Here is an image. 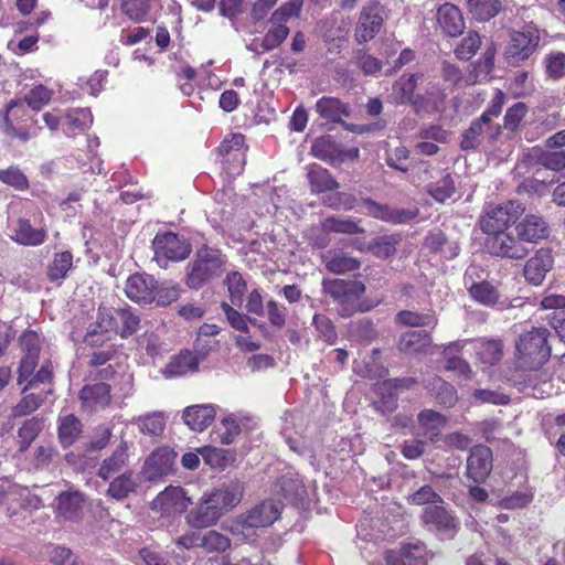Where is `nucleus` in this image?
<instances>
[{
	"instance_id": "obj_26",
	"label": "nucleus",
	"mask_w": 565,
	"mask_h": 565,
	"mask_svg": "<svg viewBox=\"0 0 565 565\" xmlns=\"http://www.w3.org/2000/svg\"><path fill=\"white\" fill-rule=\"evenodd\" d=\"M426 388L430 396L444 407H452L458 402V394L455 386L439 376H434L426 381Z\"/></svg>"
},
{
	"instance_id": "obj_35",
	"label": "nucleus",
	"mask_w": 565,
	"mask_h": 565,
	"mask_svg": "<svg viewBox=\"0 0 565 565\" xmlns=\"http://www.w3.org/2000/svg\"><path fill=\"white\" fill-rule=\"evenodd\" d=\"M395 321L399 326L409 328H435L437 326V318L433 310H427L426 312L402 310L396 315Z\"/></svg>"
},
{
	"instance_id": "obj_57",
	"label": "nucleus",
	"mask_w": 565,
	"mask_h": 565,
	"mask_svg": "<svg viewBox=\"0 0 565 565\" xmlns=\"http://www.w3.org/2000/svg\"><path fill=\"white\" fill-rule=\"evenodd\" d=\"M22 399L12 408V416L21 417L31 414L40 407L44 398L40 394L23 393Z\"/></svg>"
},
{
	"instance_id": "obj_23",
	"label": "nucleus",
	"mask_w": 565,
	"mask_h": 565,
	"mask_svg": "<svg viewBox=\"0 0 565 565\" xmlns=\"http://www.w3.org/2000/svg\"><path fill=\"white\" fill-rule=\"evenodd\" d=\"M128 461V443L121 440L111 455L105 458L96 472V476L104 481L109 480L116 473L122 471Z\"/></svg>"
},
{
	"instance_id": "obj_27",
	"label": "nucleus",
	"mask_w": 565,
	"mask_h": 565,
	"mask_svg": "<svg viewBox=\"0 0 565 565\" xmlns=\"http://www.w3.org/2000/svg\"><path fill=\"white\" fill-rule=\"evenodd\" d=\"M437 19L443 31L449 36H457L465 29V21L460 10L451 3H445L438 9Z\"/></svg>"
},
{
	"instance_id": "obj_25",
	"label": "nucleus",
	"mask_w": 565,
	"mask_h": 565,
	"mask_svg": "<svg viewBox=\"0 0 565 565\" xmlns=\"http://www.w3.org/2000/svg\"><path fill=\"white\" fill-rule=\"evenodd\" d=\"M85 497L78 490L62 492L57 497V513L65 520L74 521L81 518Z\"/></svg>"
},
{
	"instance_id": "obj_30",
	"label": "nucleus",
	"mask_w": 565,
	"mask_h": 565,
	"mask_svg": "<svg viewBox=\"0 0 565 565\" xmlns=\"http://www.w3.org/2000/svg\"><path fill=\"white\" fill-rule=\"evenodd\" d=\"M433 343V339L427 331H407L404 332L397 342V348L405 354H417L424 352Z\"/></svg>"
},
{
	"instance_id": "obj_4",
	"label": "nucleus",
	"mask_w": 565,
	"mask_h": 565,
	"mask_svg": "<svg viewBox=\"0 0 565 565\" xmlns=\"http://www.w3.org/2000/svg\"><path fill=\"white\" fill-rule=\"evenodd\" d=\"M523 211L522 204L515 201L491 205L481 217L480 227L487 235L507 231L508 226L513 224Z\"/></svg>"
},
{
	"instance_id": "obj_58",
	"label": "nucleus",
	"mask_w": 565,
	"mask_h": 565,
	"mask_svg": "<svg viewBox=\"0 0 565 565\" xmlns=\"http://www.w3.org/2000/svg\"><path fill=\"white\" fill-rule=\"evenodd\" d=\"M230 532L243 542H254L256 539V526L248 525L243 514L238 515L228 526Z\"/></svg>"
},
{
	"instance_id": "obj_24",
	"label": "nucleus",
	"mask_w": 565,
	"mask_h": 565,
	"mask_svg": "<svg viewBox=\"0 0 565 565\" xmlns=\"http://www.w3.org/2000/svg\"><path fill=\"white\" fill-rule=\"evenodd\" d=\"M326 268L333 274L343 275L360 268L361 262L341 249H330L322 255Z\"/></svg>"
},
{
	"instance_id": "obj_3",
	"label": "nucleus",
	"mask_w": 565,
	"mask_h": 565,
	"mask_svg": "<svg viewBox=\"0 0 565 565\" xmlns=\"http://www.w3.org/2000/svg\"><path fill=\"white\" fill-rule=\"evenodd\" d=\"M540 43V32L533 25H526L522 31L510 33V40L504 49V61L511 66H519L536 51Z\"/></svg>"
},
{
	"instance_id": "obj_49",
	"label": "nucleus",
	"mask_w": 565,
	"mask_h": 565,
	"mask_svg": "<svg viewBox=\"0 0 565 565\" xmlns=\"http://www.w3.org/2000/svg\"><path fill=\"white\" fill-rule=\"evenodd\" d=\"M137 426L142 434L159 436L164 430L166 417L159 412L147 414L137 419Z\"/></svg>"
},
{
	"instance_id": "obj_2",
	"label": "nucleus",
	"mask_w": 565,
	"mask_h": 565,
	"mask_svg": "<svg viewBox=\"0 0 565 565\" xmlns=\"http://www.w3.org/2000/svg\"><path fill=\"white\" fill-rule=\"evenodd\" d=\"M224 260L217 250L201 248L188 264L185 284L191 289H200L223 271Z\"/></svg>"
},
{
	"instance_id": "obj_16",
	"label": "nucleus",
	"mask_w": 565,
	"mask_h": 565,
	"mask_svg": "<svg viewBox=\"0 0 565 565\" xmlns=\"http://www.w3.org/2000/svg\"><path fill=\"white\" fill-rule=\"evenodd\" d=\"M364 206L371 216L393 224L408 223L419 214L417 207L397 209L386 204H379L371 199L364 200Z\"/></svg>"
},
{
	"instance_id": "obj_61",
	"label": "nucleus",
	"mask_w": 565,
	"mask_h": 565,
	"mask_svg": "<svg viewBox=\"0 0 565 565\" xmlns=\"http://www.w3.org/2000/svg\"><path fill=\"white\" fill-rule=\"evenodd\" d=\"M546 73L553 79L565 76V53L552 52L545 57Z\"/></svg>"
},
{
	"instance_id": "obj_40",
	"label": "nucleus",
	"mask_w": 565,
	"mask_h": 565,
	"mask_svg": "<svg viewBox=\"0 0 565 565\" xmlns=\"http://www.w3.org/2000/svg\"><path fill=\"white\" fill-rule=\"evenodd\" d=\"M467 4L471 15L480 22L491 20L501 10L499 0H467Z\"/></svg>"
},
{
	"instance_id": "obj_13",
	"label": "nucleus",
	"mask_w": 565,
	"mask_h": 565,
	"mask_svg": "<svg viewBox=\"0 0 565 565\" xmlns=\"http://www.w3.org/2000/svg\"><path fill=\"white\" fill-rule=\"evenodd\" d=\"M214 500L212 494L202 497L198 507L186 514V523L194 529H204L216 524L223 510Z\"/></svg>"
},
{
	"instance_id": "obj_9",
	"label": "nucleus",
	"mask_w": 565,
	"mask_h": 565,
	"mask_svg": "<svg viewBox=\"0 0 565 565\" xmlns=\"http://www.w3.org/2000/svg\"><path fill=\"white\" fill-rule=\"evenodd\" d=\"M315 109L317 114L327 122L342 124L347 129L359 134L371 130L370 125L344 124L342 121V118L349 117L351 115V109L347 104L342 103L339 98L324 96L316 103Z\"/></svg>"
},
{
	"instance_id": "obj_42",
	"label": "nucleus",
	"mask_w": 565,
	"mask_h": 565,
	"mask_svg": "<svg viewBox=\"0 0 565 565\" xmlns=\"http://www.w3.org/2000/svg\"><path fill=\"white\" fill-rule=\"evenodd\" d=\"M277 487L279 488L278 492L292 502L302 500L307 493L301 480L294 475H284L278 480Z\"/></svg>"
},
{
	"instance_id": "obj_21",
	"label": "nucleus",
	"mask_w": 565,
	"mask_h": 565,
	"mask_svg": "<svg viewBox=\"0 0 565 565\" xmlns=\"http://www.w3.org/2000/svg\"><path fill=\"white\" fill-rule=\"evenodd\" d=\"M552 265L553 257L550 250L540 249L525 263L524 277L530 284L539 286L543 282Z\"/></svg>"
},
{
	"instance_id": "obj_39",
	"label": "nucleus",
	"mask_w": 565,
	"mask_h": 565,
	"mask_svg": "<svg viewBox=\"0 0 565 565\" xmlns=\"http://www.w3.org/2000/svg\"><path fill=\"white\" fill-rule=\"evenodd\" d=\"M82 433V423L74 415H67L60 419L58 439L64 448L73 445Z\"/></svg>"
},
{
	"instance_id": "obj_59",
	"label": "nucleus",
	"mask_w": 565,
	"mask_h": 565,
	"mask_svg": "<svg viewBox=\"0 0 565 565\" xmlns=\"http://www.w3.org/2000/svg\"><path fill=\"white\" fill-rule=\"evenodd\" d=\"M537 162L545 169L558 172L565 168V150L542 151L537 157Z\"/></svg>"
},
{
	"instance_id": "obj_38",
	"label": "nucleus",
	"mask_w": 565,
	"mask_h": 565,
	"mask_svg": "<svg viewBox=\"0 0 565 565\" xmlns=\"http://www.w3.org/2000/svg\"><path fill=\"white\" fill-rule=\"evenodd\" d=\"M468 291L472 299L486 307H494L499 303L500 294L497 287L487 280L473 282Z\"/></svg>"
},
{
	"instance_id": "obj_44",
	"label": "nucleus",
	"mask_w": 565,
	"mask_h": 565,
	"mask_svg": "<svg viewBox=\"0 0 565 565\" xmlns=\"http://www.w3.org/2000/svg\"><path fill=\"white\" fill-rule=\"evenodd\" d=\"M399 235H384L375 238L369 245V249L379 258H388L396 252V246L399 244Z\"/></svg>"
},
{
	"instance_id": "obj_54",
	"label": "nucleus",
	"mask_w": 565,
	"mask_h": 565,
	"mask_svg": "<svg viewBox=\"0 0 565 565\" xmlns=\"http://www.w3.org/2000/svg\"><path fill=\"white\" fill-rule=\"evenodd\" d=\"M484 125L488 124L482 121L481 118H478L477 120H473L470 127L463 131L462 140L460 142L462 150L476 149L481 143V136L484 132Z\"/></svg>"
},
{
	"instance_id": "obj_56",
	"label": "nucleus",
	"mask_w": 565,
	"mask_h": 565,
	"mask_svg": "<svg viewBox=\"0 0 565 565\" xmlns=\"http://www.w3.org/2000/svg\"><path fill=\"white\" fill-rule=\"evenodd\" d=\"M303 6V0H289L276 9L270 18L287 25L291 18H298Z\"/></svg>"
},
{
	"instance_id": "obj_37",
	"label": "nucleus",
	"mask_w": 565,
	"mask_h": 565,
	"mask_svg": "<svg viewBox=\"0 0 565 565\" xmlns=\"http://www.w3.org/2000/svg\"><path fill=\"white\" fill-rule=\"evenodd\" d=\"M444 479V476H435L431 480V484L423 486L419 490L414 492L409 500L414 504H427V503H443L444 500L441 495L437 492L443 491L441 489V481Z\"/></svg>"
},
{
	"instance_id": "obj_7",
	"label": "nucleus",
	"mask_w": 565,
	"mask_h": 565,
	"mask_svg": "<svg viewBox=\"0 0 565 565\" xmlns=\"http://www.w3.org/2000/svg\"><path fill=\"white\" fill-rule=\"evenodd\" d=\"M97 324L98 328L114 331L121 338H128L139 329L140 317L130 307L118 308L106 316L100 313Z\"/></svg>"
},
{
	"instance_id": "obj_31",
	"label": "nucleus",
	"mask_w": 565,
	"mask_h": 565,
	"mask_svg": "<svg viewBox=\"0 0 565 565\" xmlns=\"http://www.w3.org/2000/svg\"><path fill=\"white\" fill-rule=\"evenodd\" d=\"M418 424L424 435L431 441L436 443L440 437V431L447 423L446 416L434 411L424 409L418 414Z\"/></svg>"
},
{
	"instance_id": "obj_36",
	"label": "nucleus",
	"mask_w": 565,
	"mask_h": 565,
	"mask_svg": "<svg viewBox=\"0 0 565 565\" xmlns=\"http://www.w3.org/2000/svg\"><path fill=\"white\" fill-rule=\"evenodd\" d=\"M308 179L311 191L315 193L332 191L339 188V183L332 178L329 171L318 164L309 167Z\"/></svg>"
},
{
	"instance_id": "obj_50",
	"label": "nucleus",
	"mask_w": 565,
	"mask_h": 565,
	"mask_svg": "<svg viewBox=\"0 0 565 565\" xmlns=\"http://www.w3.org/2000/svg\"><path fill=\"white\" fill-rule=\"evenodd\" d=\"M180 286L173 281L158 284L154 280V301L157 306H168L180 297Z\"/></svg>"
},
{
	"instance_id": "obj_53",
	"label": "nucleus",
	"mask_w": 565,
	"mask_h": 565,
	"mask_svg": "<svg viewBox=\"0 0 565 565\" xmlns=\"http://www.w3.org/2000/svg\"><path fill=\"white\" fill-rule=\"evenodd\" d=\"M481 38L476 31H469L455 49V54L459 60L468 61L480 49Z\"/></svg>"
},
{
	"instance_id": "obj_33",
	"label": "nucleus",
	"mask_w": 565,
	"mask_h": 565,
	"mask_svg": "<svg viewBox=\"0 0 565 565\" xmlns=\"http://www.w3.org/2000/svg\"><path fill=\"white\" fill-rule=\"evenodd\" d=\"M243 483L238 480H232L211 494L215 499L214 502L224 511L236 507L243 498Z\"/></svg>"
},
{
	"instance_id": "obj_22",
	"label": "nucleus",
	"mask_w": 565,
	"mask_h": 565,
	"mask_svg": "<svg viewBox=\"0 0 565 565\" xmlns=\"http://www.w3.org/2000/svg\"><path fill=\"white\" fill-rule=\"evenodd\" d=\"M248 525L257 529L271 525L280 515V507L273 500H266L243 514Z\"/></svg>"
},
{
	"instance_id": "obj_32",
	"label": "nucleus",
	"mask_w": 565,
	"mask_h": 565,
	"mask_svg": "<svg viewBox=\"0 0 565 565\" xmlns=\"http://www.w3.org/2000/svg\"><path fill=\"white\" fill-rule=\"evenodd\" d=\"M423 521L438 531H451L457 527L456 518L439 504L427 507L423 513Z\"/></svg>"
},
{
	"instance_id": "obj_1",
	"label": "nucleus",
	"mask_w": 565,
	"mask_h": 565,
	"mask_svg": "<svg viewBox=\"0 0 565 565\" xmlns=\"http://www.w3.org/2000/svg\"><path fill=\"white\" fill-rule=\"evenodd\" d=\"M547 337L548 331L545 328H532L520 335L516 342L520 367L534 371L547 362L551 355Z\"/></svg>"
},
{
	"instance_id": "obj_12",
	"label": "nucleus",
	"mask_w": 565,
	"mask_h": 565,
	"mask_svg": "<svg viewBox=\"0 0 565 565\" xmlns=\"http://www.w3.org/2000/svg\"><path fill=\"white\" fill-rule=\"evenodd\" d=\"M322 289L334 301L350 303L358 299L365 291V286L356 279H323Z\"/></svg>"
},
{
	"instance_id": "obj_45",
	"label": "nucleus",
	"mask_w": 565,
	"mask_h": 565,
	"mask_svg": "<svg viewBox=\"0 0 565 565\" xmlns=\"http://www.w3.org/2000/svg\"><path fill=\"white\" fill-rule=\"evenodd\" d=\"M221 308L226 317V320L231 324V327L237 331L248 333L249 329L247 326V321H249L253 326H256L260 329H263L265 326L264 323L257 322L256 319H250L247 316L243 315L242 312L234 309L231 305L226 302H222Z\"/></svg>"
},
{
	"instance_id": "obj_17",
	"label": "nucleus",
	"mask_w": 565,
	"mask_h": 565,
	"mask_svg": "<svg viewBox=\"0 0 565 565\" xmlns=\"http://www.w3.org/2000/svg\"><path fill=\"white\" fill-rule=\"evenodd\" d=\"M492 471V451L488 446L472 448L467 459V476L475 482H483Z\"/></svg>"
},
{
	"instance_id": "obj_62",
	"label": "nucleus",
	"mask_w": 565,
	"mask_h": 565,
	"mask_svg": "<svg viewBox=\"0 0 565 565\" xmlns=\"http://www.w3.org/2000/svg\"><path fill=\"white\" fill-rule=\"evenodd\" d=\"M51 98L52 92L43 85H38L24 96V102L33 110H40L51 100Z\"/></svg>"
},
{
	"instance_id": "obj_46",
	"label": "nucleus",
	"mask_w": 565,
	"mask_h": 565,
	"mask_svg": "<svg viewBox=\"0 0 565 565\" xmlns=\"http://www.w3.org/2000/svg\"><path fill=\"white\" fill-rule=\"evenodd\" d=\"M477 354L483 364L494 365L503 356V343L501 340H488L480 343Z\"/></svg>"
},
{
	"instance_id": "obj_64",
	"label": "nucleus",
	"mask_w": 565,
	"mask_h": 565,
	"mask_svg": "<svg viewBox=\"0 0 565 565\" xmlns=\"http://www.w3.org/2000/svg\"><path fill=\"white\" fill-rule=\"evenodd\" d=\"M424 546L420 544L403 545L397 553L408 565H426Z\"/></svg>"
},
{
	"instance_id": "obj_14",
	"label": "nucleus",
	"mask_w": 565,
	"mask_h": 565,
	"mask_svg": "<svg viewBox=\"0 0 565 565\" xmlns=\"http://www.w3.org/2000/svg\"><path fill=\"white\" fill-rule=\"evenodd\" d=\"M20 344L24 355L20 362L18 383L22 384L38 365L41 340L36 332L26 331L20 338Z\"/></svg>"
},
{
	"instance_id": "obj_55",
	"label": "nucleus",
	"mask_w": 565,
	"mask_h": 565,
	"mask_svg": "<svg viewBox=\"0 0 565 565\" xmlns=\"http://www.w3.org/2000/svg\"><path fill=\"white\" fill-rule=\"evenodd\" d=\"M231 302L239 306L246 291V282L238 271L228 273L225 279Z\"/></svg>"
},
{
	"instance_id": "obj_51",
	"label": "nucleus",
	"mask_w": 565,
	"mask_h": 565,
	"mask_svg": "<svg viewBox=\"0 0 565 565\" xmlns=\"http://www.w3.org/2000/svg\"><path fill=\"white\" fill-rule=\"evenodd\" d=\"M67 134L75 135L76 131L84 132L87 130L92 122L93 117L87 109H74L67 113Z\"/></svg>"
},
{
	"instance_id": "obj_5",
	"label": "nucleus",
	"mask_w": 565,
	"mask_h": 565,
	"mask_svg": "<svg viewBox=\"0 0 565 565\" xmlns=\"http://www.w3.org/2000/svg\"><path fill=\"white\" fill-rule=\"evenodd\" d=\"M152 248L154 259L160 266H166L168 260H183L191 253V246L171 232L158 233L152 242Z\"/></svg>"
},
{
	"instance_id": "obj_63",
	"label": "nucleus",
	"mask_w": 565,
	"mask_h": 565,
	"mask_svg": "<svg viewBox=\"0 0 565 565\" xmlns=\"http://www.w3.org/2000/svg\"><path fill=\"white\" fill-rule=\"evenodd\" d=\"M312 154L321 160L334 159L335 143L330 136H324L315 140L312 148Z\"/></svg>"
},
{
	"instance_id": "obj_6",
	"label": "nucleus",
	"mask_w": 565,
	"mask_h": 565,
	"mask_svg": "<svg viewBox=\"0 0 565 565\" xmlns=\"http://www.w3.org/2000/svg\"><path fill=\"white\" fill-rule=\"evenodd\" d=\"M484 247L492 255L516 260L525 258L530 253L521 238L509 231L488 235Z\"/></svg>"
},
{
	"instance_id": "obj_47",
	"label": "nucleus",
	"mask_w": 565,
	"mask_h": 565,
	"mask_svg": "<svg viewBox=\"0 0 565 565\" xmlns=\"http://www.w3.org/2000/svg\"><path fill=\"white\" fill-rule=\"evenodd\" d=\"M427 191L437 202L444 203L455 193V181L452 177L447 173L436 182H430L427 185Z\"/></svg>"
},
{
	"instance_id": "obj_29",
	"label": "nucleus",
	"mask_w": 565,
	"mask_h": 565,
	"mask_svg": "<svg viewBox=\"0 0 565 565\" xmlns=\"http://www.w3.org/2000/svg\"><path fill=\"white\" fill-rule=\"evenodd\" d=\"M199 356L192 351L184 350L174 355L166 365L163 374L167 377L181 376L188 372H195L199 369Z\"/></svg>"
},
{
	"instance_id": "obj_11",
	"label": "nucleus",
	"mask_w": 565,
	"mask_h": 565,
	"mask_svg": "<svg viewBox=\"0 0 565 565\" xmlns=\"http://www.w3.org/2000/svg\"><path fill=\"white\" fill-rule=\"evenodd\" d=\"M418 76L415 74H403L392 85L387 102L393 105L411 104L418 111L423 104V97L416 95Z\"/></svg>"
},
{
	"instance_id": "obj_43",
	"label": "nucleus",
	"mask_w": 565,
	"mask_h": 565,
	"mask_svg": "<svg viewBox=\"0 0 565 565\" xmlns=\"http://www.w3.org/2000/svg\"><path fill=\"white\" fill-rule=\"evenodd\" d=\"M45 232L34 228L28 220L20 218L15 230V241L23 245H39L44 241Z\"/></svg>"
},
{
	"instance_id": "obj_52",
	"label": "nucleus",
	"mask_w": 565,
	"mask_h": 565,
	"mask_svg": "<svg viewBox=\"0 0 565 565\" xmlns=\"http://www.w3.org/2000/svg\"><path fill=\"white\" fill-rule=\"evenodd\" d=\"M73 256L70 252L56 254L53 262L49 265L47 276L50 280L55 281L65 278L71 269Z\"/></svg>"
},
{
	"instance_id": "obj_15",
	"label": "nucleus",
	"mask_w": 565,
	"mask_h": 565,
	"mask_svg": "<svg viewBox=\"0 0 565 565\" xmlns=\"http://www.w3.org/2000/svg\"><path fill=\"white\" fill-rule=\"evenodd\" d=\"M81 407L86 413L105 409L111 403L110 385L107 383L86 384L79 391Z\"/></svg>"
},
{
	"instance_id": "obj_20",
	"label": "nucleus",
	"mask_w": 565,
	"mask_h": 565,
	"mask_svg": "<svg viewBox=\"0 0 565 565\" xmlns=\"http://www.w3.org/2000/svg\"><path fill=\"white\" fill-rule=\"evenodd\" d=\"M514 230L523 244L539 243L550 235V228L545 220L534 214L525 215Z\"/></svg>"
},
{
	"instance_id": "obj_41",
	"label": "nucleus",
	"mask_w": 565,
	"mask_h": 565,
	"mask_svg": "<svg viewBox=\"0 0 565 565\" xmlns=\"http://www.w3.org/2000/svg\"><path fill=\"white\" fill-rule=\"evenodd\" d=\"M322 228L327 233H339V234H363L365 230L361 226L359 221L351 218L327 217L322 222Z\"/></svg>"
},
{
	"instance_id": "obj_19",
	"label": "nucleus",
	"mask_w": 565,
	"mask_h": 565,
	"mask_svg": "<svg viewBox=\"0 0 565 565\" xmlns=\"http://www.w3.org/2000/svg\"><path fill=\"white\" fill-rule=\"evenodd\" d=\"M192 504L190 498L181 487H168L152 501V509L161 513L183 512Z\"/></svg>"
},
{
	"instance_id": "obj_8",
	"label": "nucleus",
	"mask_w": 565,
	"mask_h": 565,
	"mask_svg": "<svg viewBox=\"0 0 565 565\" xmlns=\"http://www.w3.org/2000/svg\"><path fill=\"white\" fill-rule=\"evenodd\" d=\"M177 452L169 447L153 450L146 459L142 475L147 481H158L175 471Z\"/></svg>"
},
{
	"instance_id": "obj_34",
	"label": "nucleus",
	"mask_w": 565,
	"mask_h": 565,
	"mask_svg": "<svg viewBox=\"0 0 565 565\" xmlns=\"http://www.w3.org/2000/svg\"><path fill=\"white\" fill-rule=\"evenodd\" d=\"M137 488L138 482L134 473L131 471H125L109 482L106 493L117 501H122L127 499L130 493L136 492Z\"/></svg>"
},
{
	"instance_id": "obj_28",
	"label": "nucleus",
	"mask_w": 565,
	"mask_h": 565,
	"mask_svg": "<svg viewBox=\"0 0 565 565\" xmlns=\"http://www.w3.org/2000/svg\"><path fill=\"white\" fill-rule=\"evenodd\" d=\"M182 418L192 430L202 431L214 420L215 409L211 405L189 406L184 409Z\"/></svg>"
},
{
	"instance_id": "obj_10",
	"label": "nucleus",
	"mask_w": 565,
	"mask_h": 565,
	"mask_svg": "<svg viewBox=\"0 0 565 565\" xmlns=\"http://www.w3.org/2000/svg\"><path fill=\"white\" fill-rule=\"evenodd\" d=\"M382 7L379 1H370L360 13L355 26V40L365 43L375 38L383 25Z\"/></svg>"
},
{
	"instance_id": "obj_60",
	"label": "nucleus",
	"mask_w": 565,
	"mask_h": 565,
	"mask_svg": "<svg viewBox=\"0 0 565 565\" xmlns=\"http://www.w3.org/2000/svg\"><path fill=\"white\" fill-rule=\"evenodd\" d=\"M206 465L212 468H224L228 462L230 451L222 448L204 447L199 450Z\"/></svg>"
},
{
	"instance_id": "obj_18",
	"label": "nucleus",
	"mask_w": 565,
	"mask_h": 565,
	"mask_svg": "<svg viewBox=\"0 0 565 565\" xmlns=\"http://www.w3.org/2000/svg\"><path fill=\"white\" fill-rule=\"evenodd\" d=\"M126 296L140 306H147L154 301V279L150 276L131 275L125 286Z\"/></svg>"
},
{
	"instance_id": "obj_48",
	"label": "nucleus",
	"mask_w": 565,
	"mask_h": 565,
	"mask_svg": "<svg viewBox=\"0 0 565 565\" xmlns=\"http://www.w3.org/2000/svg\"><path fill=\"white\" fill-rule=\"evenodd\" d=\"M201 542L202 548L206 553L221 554L231 547V540L215 530L203 533Z\"/></svg>"
}]
</instances>
